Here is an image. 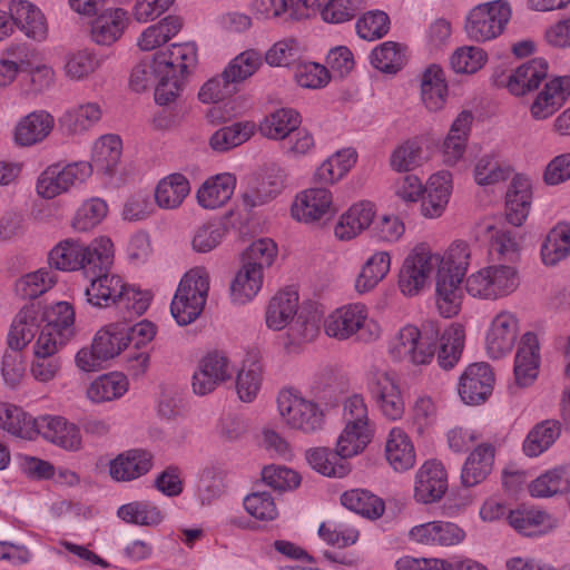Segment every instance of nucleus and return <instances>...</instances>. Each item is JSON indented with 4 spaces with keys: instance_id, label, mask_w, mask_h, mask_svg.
Wrapping results in <instances>:
<instances>
[{
    "instance_id": "obj_48",
    "label": "nucleus",
    "mask_w": 570,
    "mask_h": 570,
    "mask_svg": "<svg viewBox=\"0 0 570 570\" xmlns=\"http://www.w3.org/2000/svg\"><path fill=\"white\" fill-rule=\"evenodd\" d=\"M509 524L524 535L544 534L558 524L550 513L539 509H517L508 514Z\"/></svg>"
},
{
    "instance_id": "obj_63",
    "label": "nucleus",
    "mask_w": 570,
    "mask_h": 570,
    "mask_svg": "<svg viewBox=\"0 0 570 570\" xmlns=\"http://www.w3.org/2000/svg\"><path fill=\"white\" fill-rule=\"evenodd\" d=\"M439 406L436 401L428 395H417L410 407V424L413 431L423 436L429 434L438 422Z\"/></svg>"
},
{
    "instance_id": "obj_51",
    "label": "nucleus",
    "mask_w": 570,
    "mask_h": 570,
    "mask_svg": "<svg viewBox=\"0 0 570 570\" xmlns=\"http://www.w3.org/2000/svg\"><path fill=\"white\" fill-rule=\"evenodd\" d=\"M426 161L422 141L416 137L399 142L389 157L391 169L397 174L414 171Z\"/></svg>"
},
{
    "instance_id": "obj_49",
    "label": "nucleus",
    "mask_w": 570,
    "mask_h": 570,
    "mask_svg": "<svg viewBox=\"0 0 570 570\" xmlns=\"http://www.w3.org/2000/svg\"><path fill=\"white\" fill-rule=\"evenodd\" d=\"M115 262V245L109 236L95 237L83 244V274L97 275L108 272Z\"/></svg>"
},
{
    "instance_id": "obj_43",
    "label": "nucleus",
    "mask_w": 570,
    "mask_h": 570,
    "mask_svg": "<svg viewBox=\"0 0 570 570\" xmlns=\"http://www.w3.org/2000/svg\"><path fill=\"white\" fill-rule=\"evenodd\" d=\"M153 466V455L145 450H129L109 463V474L115 481H131L147 472Z\"/></svg>"
},
{
    "instance_id": "obj_7",
    "label": "nucleus",
    "mask_w": 570,
    "mask_h": 570,
    "mask_svg": "<svg viewBox=\"0 0 570 570\" xmlns=\"http://www.w3.org/2000/svg\"><path fill=\"white\" fill-rule=\"evenodd\" d=\"M512 18L508 0H492L471 8L464 19L466 38L475 43H487L502 36Z\"/></svg>"
},
{
    "instance_id": "obj_61",
    "label": "nucleus",
    "mask_w": 570,
    "mask_h": 570,
    "mask_svg": "<svg viewBox=\"0 0 570 570\" xmlns=\"http://www.w3.org/2000/svg\"><path fill=\"white\" fill-rule=\"evenodd\" d=\"M117 515L126 523L140 527H157L165 518L161 509L150 501H132L122 504L118 508Z\"/></svg>"
},
{
    "instance_id": "obj_9",
    "label": "nucleus",
    "mask_w": 570,
    "mask_h": 570,
    "mask_svg": "<svg viewBox=\"0 0 570 570\" xmlns=\"http://www.w3.org/2000/svg\"><path fill=\"white\" fill-rule=\"evenodd\" d=\"M471 250L464 242L435 281V298L440 314L455 316L462 304L461 284L470 265Z\"/></svg>"
},
{
    "instance_id": "obj_3",
    "label": "nucleus",
    "mask_w": 570,
    "mask_h": 570,
    "mask_svg": "<svg viewBox=\"0 0 570 570\" xmlns=\"http://www.w3.org/2000/svg\"><path fill=\"white\" fill-rule=\"evenodd\" d=\"M323 331L330 338L343 342L354 336L363 342L381 338L383 330L379 321L370 316L362 302L344 304L331 311L323 320Z\"/></svg>"
},
{
    "instance_id": "obj_26",
    "label": "nucleus",
    "mask_w": 570,
    "mask_h": 570,
    "mask_svg": "<svg viewBox=\"0 0 570 570\" xmlns=\"http://www.w3.org/2000/svg\"><path fill=\"white\" fill-rule=\"evenodd\" d=\"M69 452H77L82 448V438L79 428L62 416L41 415L38 417L37 435Z\"/></svg>"
},
{
    "instance_id": "obj_31",
    "label": "nucleus",
    "mask_w": 570,
    "mask_h": 570,
    "mask_svg": "<svg viewBox=\"0 0 570 570\" xmlns=\"http://www.w3.org/2000/svg\"><path fill=\"white\" fill-rule=\"evenodd\" d=\"M102 107L97 101H81L66 109L59 117L60 129L68 136L89 132L102 118Z\"/></svg>"
},
{
    "instance_id": "obj_10",
    "label": "nucleus",
    "mask_w": 570,
    "mask_h": 570,
    "mask_svg": "<svg viewBox=\"0 0 570 570\" xmlns=\"http://www.w3.org/2000/svg\"><path fill=\"white\" fill-rule=\"evenodd\" d=\"M367 389L382 415L399 421L405 413V400L396 373L386 366H372Z\"/></svg>"
},
{
    "instance_id": "obj_30",
    "label": "nucleus",
    "mask_w": 570,
    "mask_h": 570,
    "mask_svg": "<svg viewBox=\"0 0 570 570\" xmlns=\"http://www.w3.org/2000/svg\"><path fill=\"white\" fill-rule=\"evenodd\" d=\"M10 16L17 27L29 39L43 42L49 37V24L46 16L36 4L28 0H12Z\"/></svg>"
},
{
    "instance_id": "obj_50",
    "label": "nucleus",
    "mask_w": 570,
    "mask_h": 570,
    "mask_svg": "<svg viewBox=\"0 0 570 570\" xmlns=\"http://www.w3.org/2000/svg\"><path fill=\"white\" fill-rule=\"evenodd\" d=\"M38 417H33L21 407L0 401V428L9 434L33 440L37 436Z\"/></svg>"
},
{
    "instance_id": "obj_14",
    "label": "nucleus",
    "mask_w": 570,
    "mask_h": 570,
    "mask_svg": "<svg viewBox=\"0 0 570 570\" xmlns=\"http://www.w3.org/2000/svg\"><path fill=\"white\" fill-rule=\"evenodd\" d=\"M519 333V320L508 309L498 312L489 322L484 333V350L492 360L507 356L515 344Z\"/></svg>"
},
{
    "instance_id": "obj_34",
    "label": "nucleus",
    "mask_w": 570,
    "mask_h": 570,
    "mask_svg": "<svg viewBox=\"0 0 570 570\" xmlns=\"http://www.w3.org/2000/svg\"><path fill=\"white\" fill-rule=\"evenodd\" d=\"M264 281L265 274L250 265L246 266L240 263L229 282L228 298L230 304L239 307L254 302L263 289Z\"/></svg>"
},
{
    "instance_id": "obj_60",
    "label": "nucleus",
    "mask_w": 570,
    "mask_h": 570,
    "mask_svg": "<svg viewBox=\"0 0 570 570\" xmlns=\"http://www.w3.org/2000/svg\"><path fill=\"white\" fill-rule=\"evenodd\" d=\"M569 490L570 481L563 466L549 469L528 484V491L533 498H551L564 494Z\"/></svg>"
},
{
    "instance_id": "obj_21",
    "label": "nucleus",
    "mask_w": 570,
    "mask_h": 570,
    "mask_svg": "<svg viewBox=\"0 0 570 570\" xmlns=\"http://www.w3.org/2000/svg\"><path fill=\"white\" fill-rule=\"evenodd\" d=\"M494 375L489 364L473 363L461 374L458 393L468 405L483 403L492 393Z\"/></svg>"
},
{
    "instance_id": "obj_4",
    "label": "nucleus",
    "mask_w": 570,
    "mask_h": 570,
    "mask_svg": "<svg viewBox=\"0 0 570 570\" xmlns=\"http://www.w3.org/2000/svg\"><path fill=\"white\" fill-rule=\"evenodd\" d=\"M277 412L284 426L304 435L321 432L326 424V414L322 405L295 389L278 392Z\"/></svg>"
},
{
    "instance_id": "obj_8",
    "label": "nucleus",
    "mask_w": 570,
    "mask_h": 570,
    "mask_svg": "<svg viewBox=\"0 0 570 570\" xmlns=\"http://www.w3.org/2000/svg\"><path fill=\"white\" fill-rule=\"evenodd\" d=\"M155 53L169 80L161 85L158 92L159 100L175 101L183 90L184 80L197 65V46L191 41L176 42Z\"/></svg>"
},
{
    "instance_id": "obj_52",
    "label": "nucleus",
    "mask_w": 570,
    "mask_h": 570,
    "mask_svg": "<svg viewBox=\"0 0 570 570\" xmlns=\"http://www.w3.org/2000/svg\"><path fill=\"white\" fill-rule=\"evenodd\" d=\"M45 328L52 331L62 340L71 341L76 333V312L69 302H56L42 309Z\"/></svg>"
},
{
    "instance_id": "obj_39",
    "label": "nucleus",
    "mask_w": 570,
    "mask_h": 570,
    "mask_svg": "<svg viewBox=\"0 0 570 570\" xmlns=\"http://www.w3.org/2000/svg\"><path fill=\"white\" fill-rule=\"evenodd\" d=\"M169 82L165 70L160 65L156 53L139 60L131 69L129 85L132 90L139 92L155 86V101L160 106H166L173 101L159 100L158 92L163 83Z\"/></svg>"
},
{
    "instance_id": "obj_15",
    "label": "nucleus",
    "mask_w": 570,
    "mask_h": 570,
    "mask_svg": "<svg viewBox=\"0 0 570 570\" xmlns=\"http://www.w3.org/2000/svg\"><path fill=\"white\" fill-rule=\"evenodd\" d=\"M549 72L548 61L543 58H533L521 63L509 73L494 76V83L507 89L514 97H523L538 89Z\"/></svg>"
},
{
    "instance_id": "obj_17",
    "label": "nucleus",
    "mask_w": 570,
    "mask_h": 570,
    "mask_svg": "<svg viewBox=\"0 0 570 570\" xmlns=\"http://www.w3.org/2000/svg\"><path fill=\"white\" fill-rule=\"evenodd\" d=\"M377 207L371 200H358L347 207L336 219L333 235L340 242H352L370 229L376 218Z\"/></svg>"
},
{
    "instance_id": "obj_42",
    "label": "nucleus",
    "mask_w": 570,
    "mask_h": 570,
    "mask_svg": "<svg viewBox=\"0 0 570 570\" xmlns=\"http://www.w3.org/2000/svg\"><path fill=\"white\" fill-rule=\"evenodd\" d=\"M190 193V184L186 176L179 173L163 177L154 189L155 205L164 210L179 208Z\"/></svg>"
},
{
    "instance_id": "obj_24",
    "label": "nucleus",
    "mask_w": 570,
    "mask_h": 570,
    "mask_svg": "<svg viewBox=\"0 0 570 570\" xmlns=\"http://www.w3.org/2000/svg\"><path fill=\"white\" fill-rule=\"evenodd\" d=\"M533 199V186L531 179L517 174L512 177L504 197V215L509 224L522 226L531 210Z\"/></svg>"
},
{
    "instance_id": "obj_54",
    "label": "nucleus",
    "mask_w": 570,
    "mask_h": 570,
    "mask_svg": "<svg viewBox=\"0 0 570 570\" xmlns=\"http://www.w3.org/2000/svg\"><path fill=\"white\" fill-rule=\"evenodd\" d=\"M494 461V450L490 444H479L466 458L461 480L465 487L481 483L490 474Z\"/></svg>"
},
{
    "instance_id": "obj_20",
    "label": "nucleus",
    "mask_w": 570,
    "mask_h": 570,
    "mask_svg": "<svg viewBox=\"0 0 570 570\" xmlns=\"http://www.w3.org/2000/svg\"><path fill=\"white\" fill-rule=\"evenodd\" d=\"M392 252L384 248L372 249L362 262L353 282L354 292L367 295L384 282L392 271Z\"/></svg>"
},
{
    "instance_id": "obj_35",
    "label": "nucleus",
    "mask_w": 570,
    "mask_h": 570,
    "mask_svg": "<svg viewBox=\"0 0 570 570\" xmlns=\"http://www.w3.org/2000/svg\"><path fill=\"white\" fill-rule=\"evenodd\" d=\"M384 455L395 472H406L416 463L415 446L410 435L400 426L392 428L385 440Z\"/></svg>"
},
{
    "instance_id": "obj_55",
    "label": "nucleus",
    "mask_w": 570,
    "mask_h": 570,
    "mask_svg": "<svg viewBox=\"0 0 570 570\" xmlns=\"http://www.w3.org/2000/svg\"><path fill=\"white\" fill-rule=\"evenodd\" d=\"M308 465L317 473L328 478H344L350 471L347 458H341L336 449L334 452L325 446L311 448L305 452Z\"/></svg>"
},
{
    "instance_id": "obj_33",
    "label": "nucleus",
    "mask_w": 570,
    "mask_h": 570,
    "mask_svg": "<svg viewBox=\"0 0 570 570\" xmlns=\"http://www.w3.org/2000/svg\"><path fill=\"white\" fill-rule=\"evenodd\" d=\"M53 128V116L47 110H36L19 119L13 140L20 147H31L46 140Z\"/></svg>"
},
{
    "instance_id": "obj_45",
    "label": "nucleus",
    "mask_w": 570,
    "mask_h": 570,
    "mask_svg": "<svg viewBox=\"0 0 570 570\" xmlns=\"http://www.w3.org/2000/svg\"><path fill=\"white\" fill-rule=\"evenodd\" d=\"M129 325L117 321L101 326L94 335L96 347L107 362L119 356L129 346Z\"/></svg>"
},
{
    "instance_id": "obj_37",
    "label": "nucleus",
    "mask_w": 570,
    "mask_h": 570,
    "mask_svg": "<svg viewBox=\"0 0 570 570\" xmlns=\"http://www.w3.org/2000/svg\"><path fill=\"white\" fill-rule=\"evenodd\" d=\"M183 28L178 16L169 14L144 28L136 38V46L142 52L159 51L174 39Z\"/></svg>"
},
{
    "instance_id": "obj_62",
    "label": "nucleus",
    "mask_w": 570,
    "mask_h": 570,
    "mask_svg": "<svg viewBox=\"0 0 570 570\" xmlns=\"http://www.w3.org/2000/svg\"><path fill=\"white\" fill-rule=\"evenodd\" d=\"M341 503L346 509L371 520L381 518L385 511V504L381 498L362 489L344 492L341 497Z\"/></svg>"
},
{
    "instance_id": "obj_56",
    "label": "nucleus",
    "mask_w": 570,
    "mask_h": 570,
    "mask_svg": "<svg viewBox=\"0 0 570 570\" xmlns=\"http://www.w3.org/2000/svg\"><path fill=\"white\" fill-rule=\"evenodd\" d=\"M368 59L379 71L396 73L407 61V48L400 42L384 41L372 49Z\"/></svg>"
},
{
    "instance_id": "obj_40",
    "label": "nucleus",
    "mask_w": 570,
    "mask_h": 570,
    "mask_svg": "<svg viewBox=\"0 0 570 570\" xmlns=\"http://www.w3.org/2000/svg\"><path fill=\"white\" fill-rule=\"evenodd\" d=\"M122 155V140L116 134H105L94 140L90 148L92 169L106 176H112Z\"/></svg>"
},
{
    "instance_id": "obj_41",
    "label": "nucleus",
    "mask_w": 570,
    "mask_h": 570,
    "mask_svg": "<svg viewBox=\"0 0 570 570\" xmlns=\"http://www.w3.org/2000/svg\"><path fill=\"white\" fill-rule=\"evenodd\" d=\"M101 67V59L88 48L68 50L62 58L61 71L72 82L89 80Z\"/></svg>"
},
{
    "instance_id": "obj_12",
    "label": "nucleus",
    "mask_w": 570,
    "mask_h": 570,
    "mask_svg": "<svg viewBox=\"0 0 570 570\" xmlns=\"http://www.w3.org/2000/svg\"><path fill=\"white\" fill-rule=\"evenodd\" d=\"M234 364L222 350L208 351L197 362L191 376V390L198 396L214 393L234 377Z\"/></svg>"
},
{
    "instance_id": "obj_23",
    "label": "nucleus",
    "mask_w": 570,
    "mask_h": 570,
    "mask_svg": "<svg viewBox=\"0 0 570 570\" xmlns=\"http://www.w3.org/2000/svg\"><path fill=\"white\" fill-rule=\"evenodd\" d=\"M42 307L38 303L26 304L14 315L9 326L7 344L14 352L23 351L40 331Z\"/></svg>"
},
{
    "instance_id": "obj_58",
    "label": "nucleus",
    "mask_w": 570,
    "mask_h": 570,
    "mask_svg": "<svg viewBox=\"0 0 570 570\" xmlns=\"http://www.w3.org/2000/svg\"><path fill=\"white\" fill-rule=\"evenodd\" d=\"M569 255L570 223L561 222L548 233L541 246V258L546 266H554Z\"/></svg>"
},
{
    "instance_id": "obj_46",
    "label": "nucleus",
    "mask_w": 570,
    "mask_h": 570,
    "mask_svg": "<svg viewBox=\"0 0 570 570\" xmlns=\"http://www.w3.org/2000/svg\"><path fill=\"white\" fill-rule=\"evenodd\" d=\"M562 432L558 420L548 419L534 424L527 433L522 442V452L528 458H538L547 452Z\"/></svg>"
},
{
    "instance_id": "obj_19",
    "label": "nucleus",
    "mask_w": 570,
    "mask_h": 570,
    "mask_svg": "<svg viewBox=\"0 0 570 570\" xmlns=\"http://www.w3.org/2000/svg\"><path fill=\"white\" fill-rule=\"evenodd\" d=\"M448 490V473L441 461H424L414 475L413 497L416 502L431 504L442 499Z\"/></svg>"
},
{
    "instance_id": "obj_13",
    "label": "nucleus",
    "mask_w": 570,
    "mask_h": 570,
    "mask_svg": "<svg viewBox=\"0 0 570 570\" xmlns=\"http://www.w3.org/2000/svg\"><path fill=\"white\" fill-rule=\"evenodd\" d=\"M454 190V177L448 169H439L426 178L420 204V215L430 220L441 218Z\"/></svg>"
},
{
    "instance_id": "obj_28",
    "label": "nucleus",
    "mask_w": 570,
    "mask_h": 570,
    "mask_svg": "<svg viewBox=\"0 0 570 570\" xmlns=\"http://www.w3.org/2000/svg\"><path fill=\"white\" fill-rule=\"evenodd\" d=\"M358 154L354 147H344L327 156L313 171V180L326 187L342 181L357 164Z\"/></svg>"
},
{
    "instance_id": "obj_18",
    "label": "nucleus",
    "mask_w": 570,
    "mask_h": 570,
    "mask_svg": "<svg viewBox=\"0 0 570 570\" xmlns=\"http://www.w3.org/2000/svg\"><path fill=\"white\" fill-rule=\"evenodd\" d=\"M541 336L525 332L520 337L514 355L513 375L520 387L531 386L538 379L541 366Z\"/></svg>"
},
{
    "instance_id": "obj_47",
    "label": "nucleus",
    "mask_w": 570,
    "mask_h": 570,
    "mask_svg": "<svg viewBox=\"0 0 570 570\" xmlns=\"http://www.w3.org/2000/svg\"><path fill=\"white\" fill-rule=\"evenodd\" d=\"M301 115L292 108H278L264 116L257 125L259 134L271 140H284L298 129Z\"/></svg>"
},
{
    "instance_id": "obj_57",
    "label": "nucleus",
    "mask_w": 570,
    "mask_h": 570,
    "mask_svg": "<svg viewBox=\"0 0 570 570\" xmlns=\"http://www.w3.org/2000/svg\"><path fill=\"white\" fill-rule=\"evenodd\" d=\"M375 426L344 425L337 435L335 445L341 458L352 459L363 453L372 442Z\"/></svg>"
},
{
    "instance_id": "obj_32",
    "label": "nucleus",
    "mask_w": 570,
    "mask_h": 570,
    "mask_svg": "<svg viewBox=\"0 0 570 570\" xmlns=\"http://www.w3.org/2000/svg\"><path fill=\"white\" fill-rule=\"evenodd\" d=\"M305 16L316 12L331 24H342L353 20L365 8L364 0H299Z\"/></svg>"
},
{
    "instance_id": "obj_53",
    "label": "nucleus",
    "mask_w": 570,
    "mask_h": 570,
    "mask_svg": "<svg viewBox=\"0 0 570 570\" xmlns=\"http://www.w3.org/2000/svg\"><path fill=\"white\" fill-rule=\"evenodd\" d=\"M249 11L257 20H298L305 17L299 0H252Z\"/></svg>"
},
{
    "instance_id": "obj_64",
    "label": "nucleus",
    "mask_w": 570,
    "mask_h": 570,
    "mask_svg": "<svg viewBox=\"0 0 570 570\" xmlns=\"http://www.w3.org/2000/svg\"><path fill=\"white\" fill-rule=\"evenodd\" d=\"M464 340V328L459 324H452L443 332L438 351V363L442 368L450 370L458 364L463 351Z\"/></svg>"
},
{
    "instance_id": "obj_36",
    "label": "nucleus",
    "mask_w": 570,
    "mask_h": 570,
    "mask_svg": "<svg viewBox=\"0 0 570 570\" xmlns=\"http://www.w3.org/2000/svg\"><path fill=\"white\" fill-rule=\"evenodd\" d=\"M237 179L230 173L213 175L204 180L196 191L198 205L205 209H217L232 198Z\"/></svg>"
},
{
    "instance_id": "obj_22",
    "label": "nucleus",
    "mask_w": 570,
    "mask_h": 570,
    "mask_svg": "<svg viewBox=\"0 0 570 570\" xmlns=\"http://www.w3.org/2000/svg\"><path fill=\"white\" fill-rule=\"evenodd\" d=\"M420 101L429 112H439L448 104L450 88L444 69L438 63L426 66L419 76Z\"/></svg>"
},
{
    "instance_id": "obj_2",
    "label": "nucleus",
    "mask_w": 570,
    "mask_h": 570,
    "mask_svg": "<svg viewBox=\"0 0 570 570\" xmlns=\"http://www.w3.org/2000/svg\"><path fill=\"white\" fill-rule=\"evenodd\" d=\"M439 340V331L425 325L421 328L413 323L396 327L386 341V354L390 360L412 368H424L432 364Z\"/></svg>"
},
{
    "instance_id": "obj_38",
    "label": "nucleus",
    "mask_w": 570,
    "mask_h": 570,
    "mask_svg": "<svg viewBox=\"0 0 570 570\" xmlns=\"http://www.w3.org/2000/svg\"><path fill=\"white\" fill-rule=\"evenodd\" d=\"M128 24L129 17L125 9L108 8L92 21V40L99 46H111L122 37Z\"/></svg>"
},
{
    "instance_id": "obj_27",
    "label": "nucleus",
    "mask_w": 570,
    "mask_h": 570,
    "mask_svg": "<svg viewBox=\"0 0 570 570\" xmlns=\"http://www.w3.org/2000/svg\"><path fill=\"white\" fill-rule=\"evenodd\" d=\"M126 282L122 276L109 271L94 275L83 291L86 302L97 308L117 306Z\"/></svg>"
},
{
    "instance_id": "obj_5",
    "label": "nucleus",
    "mask_w": 570,
    "mask_h": 570,
    "mask_svg": "<svg viewBox=\"0 0 570 570\" xmlns=\"http://www.w3.org/2000/svg\"><path fill=\"white\" fill-rule=\"evenodd\" d=\"M210 288V273L204 266L188 269L179 281L170 303V313L178 325L195 322L203 313Z\"/></svg>"
},
{
    "instance_id": "obj_59",
    "label": "nucleus",
    "mask_w": 570,
    "mask_h": 570,
    "mask_svg": "<svg viewBox=\"0 0 570 570\" xmlns=\"http://www.w3.org/2000/svg\"><path fill=\"white\" fill-rule=\"evenodd\" d=\"M48 262L58 271H83V243L73 238L59 242L49 252Z\"/></svg>"
},
{
    "instance_id": "obj_29",
    "label": "nucleus",
    "mask_w": 570,
    "mask_h": 570,
    "mask_svg": "<svg viewBox=\"0 0 570 570\" xmlns=\"http://www.w3.org/2000/svg\"><path fill=\"white\" fill-rule=\"evenodd\" d=\"M298 293L285 288L273 295L264 311V322L268 330L279 332L288 327L298 313Z\"/></svg>"
},
{
    "instance_id": "obj_16",
    "label": "nucleus",
    "mask_w": 570,
    "mask_h": 570,
    "mask_svg": "<svg viewBox=\"0 0 570 570\" xmlns=\"http://www.w3.org/2000/svg\"><path fill=\"white\" fill-rule=\"evenodd\" d=\"M570 98V76H554L544 82L529 105L530 117L544 121L554 116Z\"/></svg>"
},
{
    "instance_id": "obj_25",
    "label": "nucleus",
    "mask_w": 570,
    "mask_h": 570,
    "mask_svg": "<svg viewBox=\"0 0 570 570\" xmlns=\"http://www.w3.org/2000/svg\"><path fill=\"white\" fill-rule=\"evenodd\" d=\"M465 531L449 521H430L414 525L409 531L411 541L431 547H453L462 543Z\"/></svg>"
},
{
    "instance_id": "obj_11",
    "label": "nucleus",
    "mask_w": 570,
    "mask_h": 570,
    "mask_svg": "<svg viewBox=\"0 0 570 570\" xmlns=\"http://www.w3.org/2000/svg\"><path fill=\"white\" fill-rule=\"evenodd\" d=\"M337 212L332 190L324 186L307 187L298 191L291 204L289 215L303 225H316Z\"/></svg>"
},
{
    "instance_id": "obj_1",
    "label": "nucleus",
    "mask_w": 570,
    "mask_h": 570,
    "mask_svg": "<svg viewBox=\"0 0 570 570\" xmlns=\"http://www.w3.org/2000/svg\"><path fill=\"white\" fill-rule=\"evenodd\" d=\"M455 240L444 250H433L428 243L415 244L404 257L397 274V288L409 298L426 292L463 245Z\"/></svg>"
},
{
    "instance_id": "obj_44",
    "label": "nucleus",
    "mask_w": 570,
    "mask_h": 570,
    "mask_svg": "<svg viewBox=\"0 0 570 570\" xmlns=\"http://www.w3.org/2000/svg\"><path fill=\"white\" fill-rule=\"evenodd\" d=\"M128 390V377L115 371L92 380L86 390V396L94 404H102L121 399Z\"/></svg>"
},
{
    "instance_id": "obj_6",
    "label": "nucleus",
    "mask_w": 570,
    "mask_h": 570,
    "mask_svg": "<svg viewBox=\"0 0 570 570\" xmlns=\"http://www.w3.org/2000/svg\"><path fill=\"white\" fill-rule=\"evenodd\" d=\"M521 284L520 272L512 264H492L471 273L464 283L466 293L481 301H498L512 295Z\"/></svg>"
}]
</instances>
